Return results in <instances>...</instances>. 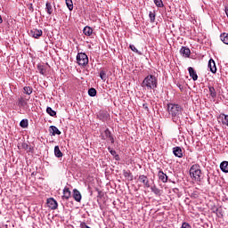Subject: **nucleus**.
<instances>
[{
    "label": "nucleus",
    "instance_id": "obj_28",
    "mask_svg": "<svg viewBox=\"0 0 228 228\" xmlns=\"http://www.w3.org/2000/svg\"><path fill=\"white\" fill-rule=\"evenodd\" d=\"M88 95L90 97H95V95H97V90H95V88L94 87H91L89 90H88Z\"/></svg>",
    "mask_w": 228,
    "mask_h": 228
},
{
    "label": "nucleus",
    "instance_id": "obj_31",
    "mask_svg": "<svg viewBox=\"0 0 228 228\" xmlns=\"http://www.w3.org/2000/svg\"><path fill=\"white\" fill-rule=\"evenodd\" d=\"M20 127H22L23 129H26V127H28V126H29V123L28 121V119H22L20 122Z\"/></svg>",
    "mask_w": 228,
    "mask_h": 228
},
{
    "label": "nucleus",
    "instance_id": "obj_10",
    "mask_svg": "<svg viewBox=\"0 0 228 228\" xmlns=\"http://www.w3.org/2000/svg\"><path fill=\"white\" fill-rule=\"evenodd\" d=\"M180 53L183 54V56H184V58H190V54H191V51H190V48L186 46H183Z\"/></svg>",
    "mask_w": 228,
    "mask_h": 228
},
{
    "label": "nucleus",
    "instance_id": "obj_38",
    "mask_svg": "<svg viewBox=\"0 0 228 228\" xmlns=\"http://www.w3.org/2000/svg\"><path fill=\"white\" fill-rule=\"evenodd\" d=\"M123 175L125 177H131V171H123Z\"/></svg>",
    "mask_w": 228,
    "mask_h": 228
},
{
    "label": "nucleus",
    "instance_id": "obj_33",
    "mask_svg": "<svg viewBox=\"0 0 228 228\" xmlns=\"http://www.w3.org/2000/svg\"><path fill=\"white\" fill-rule=\"evenodd\" d=\"M158 8H163V0H153Z\"/></svg>",
    "mask_w": 228,
    "mask_h": 228
},
{
    "label": "nucleus",
    "instance_id": "obj_39",
    "mask_svg": "<svg viewBox=\"0 0 228 228\" xmlns=\"http://www.w3.org/2000/svg\"><path fill=\"white\" fill-rule=\"evenodd\" d=\"M176 86L179 88V90H181V92H183V90H184V86H183V84L181 83H177Z\"/></svg>",
    "mask_w": 228,
    "mask_h": 228
},
{
    "label": "nucleus",
    "instance_id": "obj_40",
    "mask_svg": "<svg viewBox=\"0 0 228 228\" xmlns=\"http://www.w3.org/2000/svg\"><path fill=\"white\" fill-rule=\"evenodd\" d=\"M80 227L81 228H90V226L86 225V223H85V222L80 223Z\"/></svg>",
    "mask_w": 228,
    "mask_h": 228
},
{
    "label": "nucleus",
    "instance_id": "obj_23",
    "mask_svg": "<svg viewBox=\"0 0 228 228\" xmlns=\"http://www.w3.org/2000/svg\"><path fill=\"white\" fill-rule=\"evenodd\" d=\"M18 104L21 107L28 106V100L24 99V97H20L18 100Z\"/></svg>",
    "mask_w": 228,
    "mask_h": 228
},
{
    "label": "nucleus",
    "instance_id": "obj_18",
    "mask_svg": "<svg viewBox=\"0 0 228 228\" xmlns=\"http://www.w3.org/2000/svg\"><path fill=\"white\" fill-rule=\"evenodd\" d=\"M220 169L222 170V172H224V174H228V161H223L220 164Z\"/></svg>",
    "mask_w": 228,
    "mask_h": 228
},
{
    "label": "nucleus",
    "instance_id": "obj_35",
    "mask_svg": "<svg viewBox=\"0 0 228 228\" xmlns=\"http://www.w3.org/2000/svg\"><path fill=\"white\" fill-rule=\"evenodd\" d=\"M100 77L102 81H106V71L101 70L100 71Z\"/></svg>",
    "mask_w": 228,
    "mask_h": 228
},
{
    "label": "nucleus",
    "instance_id": "obj_20",
    "mask_svg": "<svg viewBox=\"0 0 228 228\" xmlns=\"http://www.w3.org/2000/svg\"><path fill=\"white\" fill-rule=\"evenodd\" d=\"M83 33H84V35H86V37H91L92 33H94V29H92V28L86 26L84 28Z\"/></svg>",
    "mask_w": 228,
    "mask_h": 228
},
{
    "label": "nucleus",
    "instance_id": "obj_8",
    "mask_svg": "<svg viewBox=\"0 0 228 228\" xmlns=\"http://www.w3.org/2000/svg\"><path fill=\"white\" fill-rule=\"evenodd\" d=\"M208 69L212 74H216V63H215L213 59L208 61Z\"/></svg>",
    "mask_w": 228,
    "mask_h": 228
},
{
    "label": "nucleus",
    "instance_id": "obj_16",
    "mask_svg": "<svg viewBox=\"0 0 228 228\" xmlns=\"http://www.w3.org/2000/svg\"><path fill=\"white\" fill-rule=\"evenodd\" d=\"M50 133L53 136H56V134H61V131H60V129H58V127H56L55 126H50Z\"/></svg>",
    "mask_w": 228,
    "mask_h": 228
},
{
    "label": "nucleus",
    "instance_id": "obj_42",
    "mask_svg": "<svg viewBox=\"0 0 228 228\" xmlns=\"http://www.w3.org/2000/svg\"><path fill=\"white\" fill-rule=\"evenodd\" d=\"M114 159H116V161H120V156H118V154H115Z\"/></svg>",
    "mask_w": 228,
    "mask_h": 228
},
{
    "label": "nucleus",
    "instance_id": "obj_21",
    "mask_svg": "<svg viewBox=\"0 0 228 228\" xmlns=\"http://www.w3.org/2000/svg\"><path fill=\"white\" fill-rule=\"evenodd\" d=\"M208 91H209L210 97H212V99H216V90L215 89V87L209 86Z\"/></svg>",
    "mask_w": 228,
    "mask_h": 228
},
{
    "label": "nucleus",
    "instance_id": "obj_32",
    "mask_svg": "<svg viewBox=\"0 0 228 228\" xmlns=\"http://www.w3.org/2000/svg\"><path fill=\"white\" fill-rule=\"evenodd\" d=\"M129 47L131 51H133V53H136V54L142 55V52L138 51V49H136V46H134V45H130Z\"/></svg>",
    "mask_w": 228,
    "mask_h": 228
},
{
    "label": "nucleus",
    "instance_id": "obj_9",
    "mask_svg": "<svg viewBox=\"0 0 228 228\" xmlns=\"http://www.w3.org/2000/svg\"><path fill=\"white\" fill-rule=\"evenodd\" d=\"M73 199L76 200V202H81V199L83 197L81 196V192L77 189L73 190Z\"/></svg>",
    "mask_w": 228,
    "mask_h": 228
},
{
    "label": "nucleus",
    "instance_id": "obj_1",
    "mask_svg": "<svg viewBox=\"0 0 228 228\" xmlns=\"http://www.w3.org/2000/svg\"><path fill=\"white\" fill-rule=\"evenodd\" d=\"M167 111L171 115L173 122H175V124H181L183 122V107L181 105L169 103L167 104Z\"/></svg>",
    "mask_w": 228,
    "mask_h": 228
},
{
    "label": "nucleus",
    "instance_id": "obj_34",
    "mask_svg": "<svg viewBox=\"0 0 228 228\" xmlns=\"http://www.w3.org/2000/svg\"><path fill=\"white\" fill-rule=\"evenodd\" d=\"M149 17H150L151 22H154V20H156V13L155 12H150Z\"/></svg>",
    "mask_w": 228,
    "mask_h": 228
},
{
    "label": "nucleus",
    "instance_id": "obj_13",
    "mask_svg": "<svg viewBox=\"0 0 228 228\" xmlns=\"http://www.w3.org/2000/svg\"><path fill=\"white\" fill-rule=\"evenodd\" d=\"M158 176L159 181H162L163 183L168 182V175H167V174H165L163 171L159 170L158 173Z\"/></svg>",
    "mask_w": 228,
    "mask_h": 228
},
{
    "label": "nucleus",
    "instance_id": "obj_27",
    "mask_svg": "<svg viewBox=\"0 0 228 228\" xmlns=\"http://www.w3.org/2000/svg\"><path fill=\"white\" fill-rule=\"evenodd\" d=\"M220 118L223 120V124L228 127V115L221 114Z\"/></svg>",
    "mask_w": 228,
    "mask_h": 228
},
{
    "label": "nucleus",
    "instance_id": "obj_6",
    "mask_svg": "<svg viewBox=\"0 0 228 228\" xmlns=\"http://www.w3.org/2000/svg\"><path fill=\"white\" fill-rule=\"evenodd\" d=\"M138 181L139 183L144 184L146 188H151V183H149V178L145 175H139Z\"/></svg>",
    "mask_w": 228,
    "mask_h": 228
},
{
    "label": "nucleus",
    "instance_id": "obj_15",
    "mask_svg": "<svg viewBox=\"0 0 228 228\" xmlns=\"http://www.w3.org/2000/svg\"><path fill=\"white\" fill-rule=\"evenodd\" d=\"M72 193L70 192V190L69 189V187H65L63 189V195H62V199H64L65 200H69L71 197Z\"/></svg>",
    "mask_w": 228,
    "mask_h": 228
},
{
    "label": "nucleus",
    "instance_id": "obj_2",
    "mask_svg": "<svg viewBox=\"0 0 228 228\" xmlns=\"http://www.w3.org/2000/svg\"><path fill=\"white\" fill-rule=\"evenodd\" d=\"M142 87L146 90H156L158 88V78L154 75H148L144 77Z\"/></svg>",
    "mask_w": 228,
    "mask_h": 228
},
{
    "label": "nucleus",
    "instance_id": "obj_44",
    "mask_svg": "<svg viewBox=\"0 0 228 228\" xmlns=\"http://www.w3.org/2000/svg\"><path fill=\"white\" fill-rule=\"evenodd\" d=\"M0 24H3V18L0 15Z\"/></svg>",
    "mask_w": 228,
    "mask_h": 228
},
{
    "label": "nucleus",
    "instance_id": "obj_4",
    "mask_svg": "<svg viewBox=\"0 0 228 228\" xmlns=\"http://www.w3.org/2000/svg\"><path fill=\"white\" fill-rule=\"evenodd\" d=\"M77 63L80 67H86L88 65V55L85 53H79L77 55Z\"/></svg>",
    "mask_w": 228,
    "mask_h": 228
},
{
    "label": "nucleus",
    "instance_id": "obj_19",
    "mask_svg": "<svg viewBox=\"0 0 228 228\" xmlns=\"http://www.w3.org/2000/svg\"><path fill=\"white\" fill-rule=\"evenodd\" d=\"M45 12L48 13V15H53V4H51V2H46L45 4Z\"/></svg>",
    "mask_w": 228,
    "mask_h": 228
},
{
    "label": "nucleus",
    "instance_id": "obj_41",
    "mask_svg": "<svg viewBox=\"0 0 228 228\" xmlns=\"http://www.w3.org/2000/svg\"><path fill=\"white\" fill-rule=\"evenodd\" d=\"M109 140L110 143H115V138H113V135H110V137H109Z\"/></svg>",
    "mask_w": 228,
    "mask_h": 228
},
{
    "label": "nucleus",
    "instance_id": "obj_14",
    "mask_svg": "<svg viewBox=\"0 0 228 228\" xmlns=\"http://www.w3.org/2000/svg\"><path fill=\"white\" fill-rule=\"evenodd\" d=\"M189 75L191 77V78L194 81H197L199 79V76L197 75V71L192 67L188 68Z\"/></svg>",
    "mask_w": 228,
    "mask_h": 228
},
{
    "label": "nucleus",
    "instance_id": "obj_5",
    "mask_svg": "<svg viewBox=\"0 0 228 228\" xmlns=\"http://www.w3.org/2000/svg\"><path fill=\"white\" fill-rule=\"evenodd\" d=\"M42 35H44V32L42 31V29L38 28H33L29 32V36L33 38H38L39 37H42Z\"/></svg>",
    "mask_w": 228,
    "mask_h": 228
},
{
    "label": "nucleus",
    "instance_id": "obj_30",
    "mask_svg": "<svg viewBox=\"0 0 228 228\" xmlns=\"http://www.w3.org/2000/svg\"><path fill=\"white\" fill-rule=\"evenodd\" d=\"M151 190L153 193H155V195H161V190L157 188L156 185L151 186Z\"/></svg>",
    "mask_w": 228,
    "mask_h": 228
},
{
    "label": "nucleus",
    "instance_id": "obj_29",
    "mask_svg": "<svg viewBox=\"0 0 228 228\" xmlns=\"http://www.w3.org/2000/svg\"><path fill=\"white\" fill-rule=\"evenodd\" d=\"M46 113H48L50 117H56V111H54L51 107L46 108Z\"/></svg>",
    "mask_w": 228,
    "mask_h": 228
},
{
    "label": "nucleus",
    "instance_id": "obj_17",
    "mask_svg": "<svg viewBox=\"0 0 228 228\" xmlns=\"http://www.w3.org/2000/svg\"><path fill=\"white\" fill-rule=\"evenodd\" d=\"M102 140H108V138L111 137V131L110 128H106L104 133L101 134Z\"/></svg>",
    "mask_w": 228,
    "mask_h": 228
},
{
    "label": "nucleus",
    "instance_id": "obj_22",
    "mask_svg": "<svg viewBox=\"0 0 228 228\" xmlns=\"http://www.w3.org/2000/svg\"><path fill=\"white\" fill-rule=\"evenodd\" d=\"M54 154L56 158H63V153L60 150V146L54 147Z\"/></svg>",
    "mask_w": 228,
    "mask_h": 228
},
{
    "label": "nucleus",
    "instance_id": "obj_24",
    "mask_svg": "<svg viewBox=\"0 0 228 228\" xmlns=\"http://www.w3.org/2000/svg\"><path fill=\"white\" fill-rule=\"evenodd\" d=\"M65 3L69 12H72V10H74V3L72 2V0H65Z\"/></svg>",
    "mask_w": 228,
    "mask_h": 228
},
{
    "label": "nucleus",
    "instance_id": "obj_12",
    "mask_svg": "<svg viewBox=\"0 0 228 228\" xmlns=\"http://www.w3.org/2000/svg\"><path fill=\"white\" fill-rule=\"evenodd\" d=\"M173 154L176 158H183V149H181L179 146L173 148Z\"/></svg>",
    "mask_w": 228,
    "mask_h": 228
},
{
    "label": "nucleus",
    "instance_id": "obj_43",
    "mask_svg": "<svg viewBox=\"0 0 228 228\" xmlns=\"http://www.w3.org/2000/svg\"><path fill=\"white\" fill-rule=\"evenodd\" d=\"M142 108H143L144 110H146L147 111H149V106L147 105V103H143V104H142Z\"/></svg>",
    "mask_w": 228,
    "mask_h": 228
},
{
    "label": "nucleus",
    "instance_id": "obj_26",
    "mask_svg": "<svg viewBox=\"0 0 228 228\" xmlns=\"http://www.w3.org/2000/svg\"><path fill=\"white\" fill-rule=\"evenodd\" d=\"M23 90L24 94H26L27 95H31L33 94V87L31 86H25Z\"/></svg>",
    "mask_w": 228,
    "mask_h": 228
},
{
    "label": "nucleus",
    "instance_id": "obj_11",
    "mask_svg": "<svg viewBox=\"0 0 228 228\" xmlns=\"http://www.w3.org/2000/svg\"><path fill=\"white\" fill-rule=\"evenodd\" d=\"M37 67L39 74H41L42 76H45V74L47 73V65L37 64Z\"/></svg>",
    "mask_w": 228,
    "mask_h": 228
},
{
    "label": "nucleus",
    "instance_id": "obj_7",
    "mask_svg": "<svg viewBox=\"0 0 228 228\" xmlns=\"http://www.w3.org/2000/svg\"><path fill=\"white\" fill-rule=\"evenodd\" d=\"M47 206L50 209H58V202L53 198H49L47 200Z\"/></svg>",
    "mask_w": 228,
    "mask_h": 228
},
{
    "label": "nucleus",
    "instance_id": "obj_37",
    "mask_svg": "<svg viewBox=\"0 0 228 228\" xmlns=\"http://www.w3.org/2000/svg\"><path fill=\"white\" fill-rule=\"evenodd\" d=\"M108 151L109 152H110L111 156H114V157L116 156L117 154L116 151L112 150L110 147H108Z\"/></svg>",
    "mask_w": 228,
    "mask_h": 228
},
{
    "label": "nucleus",
    "instance_id": "obj_25",
    "mask_svg": "<svg viewBox=\"0 0 228 228\" xmlns=\"http://www.w3.org/2000/svg\"><path fill=\"white\" fill-rule=\"evenodd\" d=\"M220 38L223 43H224L226 45H228V34L227 33L221 34Z\"/></svg>",
    "mask_w": 228,
    "mask_h": 228
},
{
    "label": "nucleus",
    "instance_id": "obj_36",
    "mask_svg": "<svg viewBox=\"0 0 228 228\" xmlns=\"http://www.w3.org/2000/svg\"><path fill=\"white\" fill-rule=\"evenodd\" d=\"M181 228H191V225L189 223H187V222H183L182 224Z\"/></svg>",
    "mask_w": 228,
    "mask_h": 228
},
{
    "label": "nucleus",
    "instance_id": "obj_3",
    "mask_svg": "<svg viewBox=\"0 0 228 228\" xmlns=\"http://www.w3.org/2000/svg\"><path fill=\"white\" fill-rule=\"evenodd\" d=\"M190 175L197 181L200 183L202 177V171L200 170V166L199 164H194L190 168Z\"/></svg>",
    "mask_w": 228,
    "mask_h": 228
}]
</instances>
